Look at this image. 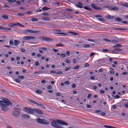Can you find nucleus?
I'll return each instance as SVG.
<instances>
[{
    "label": "nucleus",
    "instance_id": "nucleus-1",
    "mask_svg": "<svg viewBox=\"0 0 128 128\" xmlns=\"http://www.w3.org/2000/svg\"><path fill=\"white\" fill-rule=\"evenodd\" d=\"M2 100L3 101H0V106L2 107V109L4 111H5L6 109V107L8 106L9 105L11 106L12 103L8 99L5 98Z\"/></svg>",
    "mask_w": 128,
    "mask_h": 128
},
{
    "label": "nucleus",
    "instance_id": "nucleus-2",
    "mask_svg": "<svg viewBox=\"0 0 128 128\" xmlns=\"http://www.w3.org/2000/svg\"><path fill=\"white\" fill-rule=\"evenodd\" d=\"M59 124L66 126L68 125L66 122L60 120H56V121L54 120L53 122L51 123V124L52 126L56 128H63Z\"/></svg>",
    "mask_w": 128,
    "mask_h": 128
},
{
    "label": "nucleus",
    "instance_id": "nucleus-3",
    "mask_svg": "<svg viewBox=\"0 0 128 128\" xmlns=\"http://www.w3.org/2000/svg\"><path fill=\"white\" fill-rule=\"evenodd\" d=\"M14 111L12 112V116L16 118L19 117L20 112L18 109L16 108H14Z\"/></svg>",
    "mask_w": 128,
    "mask_h": 128
},
{
    "label": "nucleus",
    "instance_id": "nucleus-4",
    "mask_svg": "<svg viewBox=\"0 0 128 128\" xmlns=\"http://www.w3.org/2000/svg\"><path fill=\"white\" fill-rule=\"evenodd\" d=\"M24 110L26 112L30 114L34 113V109L32 108L29 107H25L23 108Z\"/></svg>",
    "mask_w": 128,
    "mask_h": 128
},
{
    "label": "nucleus",
    "instance_id": "nucleus-5",
    "mask_svg": "<svg viewBox=\"0 0 128 128\" xmlns=\"http://www.w3.org/2000/svg\"><path fill=\"white\" fill-rule=\"evenodd\" d=\"M37 122L39 123L46 124H48L49 123L46 120L40 118H38L37 120Z\"/></svg>",
    "mask_w": 128,
    "mask_h": 128
},
{
    "label": "nucleus",
    "instance_id": "nucleus-6",
    "mask_svg": "<svg viewBox=\"0 0 128 128\" xmlns=\"http://www.w3.org/2000/svg\"><path fill=\"white\" fill-rule=\"evenodd\" d=\"M25 33H36L40 32V31L37 30H24Z\"/></svg>",
    "mask_w": 128,
    "mask_h": 128
},
{
    "label": "nucleus",
    "instance_id": "nucleus-7",
    "mask_svg": "<svg viewBox=\"0 0 128 128\" xmlns=\"http://www.w3.org/2000/svg\"><path fill=\"white\" fill-rule=\"evenodd\" d=\"M29 100L30 101L32 102H33L34 103V104L37 105L38 106H40L41 107H42V108H46V107L43 105L42 104H40L38 103L37 102L34 101L33 100H32L30 99H29V100Z\"/></svg>",
    "mask_w": 128,
    "mask_h": 128
},
{
    "label": "nucleus",
    "instance_id": "nucleus-8",
    "mask_svg": "<svg viewBox=\"0 0 128 128\" xmlns=\"http://www.w3.org/2000/svg\"><path fill=\"white\" fill-rule=\"evenodd\" d=\"M41 39L45 41H50L53 40V39L51 38L44 36L41 37Z\"/></svg>",
    "mask_w": 128,
    "mask_h": 128
},
{
    "label": "nucleus",
    "instance_id": "nucleus-9",
    "mask_svg": "<svg viewBox=\"0 0 128 128\" xmlns=\"http://www.w3.org/2000/svg\"><path fill=\"white\" fill-rule=\"evenodd\" d=\"M74 18L73 16H71L69 14H67L65 15V18L66 19L70 20L71 18Z\"/></svg>",
    "mask_w": 128,
    "mask_h": 128
},
{
    "label": "nucleus",
    "instance_id": "nucleus-10",
    "mask_svg": "<svg viewBox=\"0 0 128 128\" xmlns=\"http://www.w3.org/2000/svg\"><path fill=\"white\" fill-rule=\"evenodd\" d=\"M35 112L36 113L39 114H41L43 113V112L41 110L38 109L34 108V112Z\"/></svg>",
    "mask_w": 128,
    "mask_h": 128
},
{
    "label": "nucleus",
    "instance_id": "nucleus-11",
    "mask_svg": "<svg viewBox=\"0 0 128 128\" xmlns=\"http://www.w3.org/2000/svg\"><path fill=\"white\" fill-rule=\"evenodd\" d=\"M23 38L25 40H26L31 39H35V38L32 36H26L24 37Z\"/></svg>",
    "mask_w": 128,
    "mask_h": 128
},
{
    "label": "nucleus",
    "instance_id": "nucleus-12",
    "mask_svg": "<svg viewBox=\"0 0 128 128\" xmlns=\"http://www.w3.org/2000/svg\"><path fill=\"white\" fill-rule=\"evenodd\" d=\"M91 5L92 7L96 10H99L101 9V8L98 7L96 5L94 4H91Z\"/></svg>",
    "mask_w": 128,
    "mask_h": 128
},
{
    "label": "nucleus",
    "instance_id": "nucleus-13",
    "mask_svg": "<svg viewBox=\"0 0 128 128\" xmlns=\"http://www.w3.org/2000/svg\"><path fill=\"white\" fill-rule=\"evenodd\" d=\"M103 40L106 42H114L117 43L118 42V41L117 40H110L106 38H104L103 39Z\"/></svg>",
    "mask_w": 128,
    "mask_h": 128
},
{
    "label": "nucleus",
    "instance_id": "nucleus-14",
    "mask_svg": "<svg viewBox=\"0 0 128 128\" xmlns=\"http://www.w3.org/2000/svg\"><path fill=\"white\" fill-rule=\"evenodd\" d=\"M78 4H76L75 5L77 7H78L80 8H82L83 7L82 6L83 5L82 4L81 2H78Z\"/></svg>",
    "mask_w": 128,
    "mask_h": 128
},
{
    "label": "nucleus",
    "instance_id": "nucleus-15",
    "mask_svg": "<svg viewBox=\"0 0 128 128\" xmlns=\"http://www.w3.org/2000/svg\"><path fill=\"white\" fill-rule=\"evenodd\" d=\"M22 117L24 118H30L29 116L27 114H22Z\"/></svg>",
    "mask_w": 128,
    "mask_h": 128
},
{
    "label": "nucleus",
    "instance_id": "nucleus-16",
    "mask_svg": "<svg viewBox=\"0 0 128 128\" xmlns=\"http://www.w3.org/2000/svg\"><path fill=\"white\" fill-rule=\"evenodd\" d=\"M115 18V16H112L108 15L105 16V18L107 19H112Z\"/></svg>",
    "mask_w": 128,
    "mask_h": 128
},
{
    "label": "nucleus",
    "instance_id": "nucleus-17",
    "mask_svg": "<svg viewBox=\"0 0 128 128\" xmlns=\"http://www.w3.org/2000/svg\"><path fill=\"white\" fill-rule=\"evenodd\" d=\"M20 43V42L17 40H14V45L17 46H18V44Z\"/></svg>",
    "mask_w": 128,
    "mask_h": 128
},
{
    "label": "nucleus",
    "instance_id": "nucleus-18",
    "mask_svg": "<svg viewBox=\"0 0 128 128\" xmlns=\"http://www.w3.org/2000/svg\"><path fill=\"white\" fill-rule=\"evenodd\" d=\"M119 9V8L116 6H113L110 7V10H118Z\"/></svg>",
    "mask_w": 128,
    "mask_h": 128
},
{
    "label": "nucleus",
    "instance_id": "nucleus-19",
    "mask_svg": "<svg viewBox=\"0 0 128 128\" xmlns=\"http://www.w3.org/2000/svg\"><path fill=\"white\" fill-rule=\"evenodd\" d=\"M68 32L72 34L74 36H77L79 34L77 33L70 31H69Z\"/></svg>",
    "mask_w": 128,
    "mask_h": 128
},
{
    "label": "nucleus",
    "instance_id": "nucleus-20",
    "mask_svg": "<svg viewBox=\"0 0 128 128\" xmlns=\"http://www.w3.org/2000/svg\"><path fill=\"white\" fill-rule=\"evenodd\" d=\"M83 47L84 48L89 47L91 46L90 44H84L82 45Z\"/></svg>",
    "mask_w": 128,
    "mask_h": 128
},
{
    "label": "nucleus",
    "instance_id": "nucleus-21",
    "mask_svg": "<svg viewBox=\"0 0 128 128\" xmlns=\"http://www.w3.org/2000/svg\"><path fill=\"white\" fill-rule=\"evenodd\" d=\"M42 18L46 21L48 20H50V18L48 17H43Z\"/></svg>",
    "mask_w": 128,
    "mask_h": 128
},
{
    "label": "nucleus",
    "instance_id": "nucleus-22",
    "mask_svg": "<svg viewBox=\"0 0 128 128\" xmlns=\"http://www.w3.org/2000/svg\"><path fill=\"white\" fill-rule=\"evenodd\" d=\"M122 46V45L119 44H116V45L113 46V48H119Z\"/></svg>",
    "mask_w": 128,
    "mask_h": 128
},
{
    "label": "nucleus",
    "instance_id": "nucleus-23",
    "mask_svg": "<svg viewBox=\"0 0 128 128\" xmlns=\"http://www.w3.org/2000/svg\"><path fill=\"white\" fill-rule=\"evenodd\" d=\"M115 30H127V29L124 28H116L114 29Z\"/></svg>",
    "mask_w": 128,
    "mask_h": 128
},
{
    "label": "nucleus",
    "instance_id": "nucleus-24",
    "mask_svg": "<svg viewBox=\"0 0 128 128\" xmlns=\"http://www.w3.org/2000/svg\"><path fill=\"white\" fill-rule=\"evenodd\" d=\"M50 9V8H47L46 7H44L42 8V9L43 11L48 10Z\"/></svg>",
    "mask_w": 128,
    "mask_h": 128
},
{
    "label": "nucleus",
    "instance_id": "nucleus-25",
    "mask_svg": "<svg viewBox=\"0 0 128 128\" xmlns=\"http://www.w3.org/2000/svg\"><path fill=\"white\" fill-rule=\"evenodd\" d=\"M110 7L109 5H105L102 7L103 8H108V10H110Z\"/></svg>",
    "mask_w": 128,
    "mask_h": 128
},
{
    "label": "nucleus",
    "instance_id": "nucleus-26",
    "mask_svg": "<svg viewBox=\"0 0 128 128\" xmlns=\"http://www.w3.org/2000/svg\"><path fill=\"white\" fill-rule=\"evenodd\" d=\"M121 6L125 7L128 8V4L126 3H122L121 4Z\"/></svg>",
    "mask_w": 128,
    "mask_h": 128
},
{
    "label": "nucleus",
    "instance_id": "nucleus-27",
    "mask_svg": "<svg viewBox=\"0 0 128 128\" xmlns=\"http://www.w3.org/2000/svg\"><path fill=\"white\" fill-rule=\"evenodd\" d=\"M1 16L3 18L5 19H8V16L6 15H4L2 16Z\"/></svg>",
    "mask_w": 128,
    "mask_h": 128
},
{
    "label": "nucleus",
    "instance_id": "nucleus-28",
    "mask_svg": "<svg viewBox=\"0 0 128 128\" xmlns=\"http://www.w3.org/2000/svg\"><path fill=\"white\" fill-rule=\"evenodd\" d=\"M66 10L70 12H72V13H74V11H73L72 9H70L69 8H67L65 9Z\"/></svg>",
    "mask_w": 128,
    "mask_h": 128
},
{
    "label": "nucleus",
    "instance_id": "nucleus-29",
    "mask_svg": "<svg viewBox=\"0 0 128 128\" xmlns=\"http://www.w3.org/2000/svg\"><path fill=\"white\" fill-rule=\"evenodd\" d=\"M84 8L85 9L90 10H92V8H89L87 6H84Z\"/></svg>",
    "mask_w": 128,
    "mask_h": 128
},
{
    "label": "nucleus",
    "instance_id": "nucleus-30",
    "mask_svg": "<svg viewBox=\"0 0 128 128\" xmlns=\"http://www.w3.org/2000/svg\"><path fill=\"white\" fill-rule=\"evenodd\" d=\"M115 20L117 21L118 22H121L122 21V20L121 18H115Z\"/></svg>",
    "mask_w": 128,
    "mask_h": 128
},
{
    "label": "nucleus",
    "instance_id": "nucleus-31",
    "mask_svg": "<svg viewBox=\"0 0 128 128\" xmlns=\"http://www.w3.org/2000/svg\"><path fill=\"white\" fill-rule=\"evenodd\" d=\"M16 0H7V2L10 3H12L15 2Z\"/></svg>",
    "mask_w": 128,
    "mask_h": 128
},
{
    "label": "nucleus",
    "instance_id": "nucleus-32",
    "mask_svg": "<svg viewBox=\"0 0 128 128\" xmlns=\"http://www.w3.org/2000/svg\"><path fill=\"white\" fill-rule=\"evenodd\" d=\"M87 40L88 41L91 42H96L94 40L91 39H88Z\"/></svg>",
    "mask_w": 128,
    "mask_h": 128
},
{
    "label": "nucleus",
    "instance_id": "nucleus-33",
    "mask_svg": "<svg viewBox=\"0 0 128 128\" xmlns=\"http://www.w3.org/2000/svg\"><path fill=\"white\" fill-rule=\"evenodd\" d=\"M31 20L33 22H36L38 21V19L36 18H31Z\"/></svg>",
    "mask_w": 128,
    "mask_h": 128
},
{
    "label": "nucleus",
    "instance_id": "nucleus-34",
    "mask_svg": "<svg viewBox=\"0 0 128 128\" xmlns=\"http://www.w3.org/2000/svg\"><path fill=\"white\" fill-rule=\"evenodd\" d=\"M98 20L102 22H104L105 21V19L103 18H98Z\"/></svg>",
    "mask_w": 128,
    "mask_h": 128
},
{
    "label": "nucleus",
    "instance_id": "nucleus-35",
    "mask_svg": "<svg viewBox=\"0 0 128 128\" xmlns=\"http://www.w3.org/2000/svg\"><path fill=\"white\" fill-rule=\"evenodd\" d=\"M14 80L17 82H20V80L19 79H14Z\"/></svg>",
    "mask_w": 128,
    "mask_h": 128
},
{
    "label": "nucleus",
    "instance_id": "nucleus-36",
    "mask_svg": "<svg viewBox=\"0 0 128 128\" xmlns=\"http://www.w3.org/2000/svg\"><path fill=\"white\" fill-rule=\"evenodd\" d=\"M114 50L116 51H121L122 50V49L120 48H114Z\"/></svg>",
    "mask_w": 128,
    "mask_h": 128
},
{
    "label": "nucleus",
    "instance_id": "nucleus-37",
    "mask_svg": "<svg viewBox=\"0 0 128 128\" xmlns=\"http://www.w3.org/2000/svg\"><path fill=\"white\" fill-rule=\"evenodd\" d=\"M36 92L37 93H38V94L41 93L42 92V91L41 90H36Z\"/></svg>",
    "mask_w": 128,
    "mask_h": 128
},
{
    "label": "nucleus",
    "instance_id": "nucleus-38",
    "mask_svg": "<svg viewBox=\"0 0 128 128\" xmlns=\"http://www.w3.org/2000/svg\"><path fill=\"white\" fill-rule=\"evenodd\" d=\"M9 44L11 45H13L14 44V43L13 40H10L9 42Z\"/></svg>",
    "mask_w": 128,
    "mask_h": 128
},
{
    "label": "nucleus",
    "instance_id": "nucleus-39",
    "mask_svg": "<svg viewBox=\"0 0 128 128\" xmlns=\"http://www.w3.org/2000/svg\"><path fill=\"white\" fill-rule=\"evenodd\" d=\"M57 34H62L63 35H66L68 34L67 33L62 32H58L57 33Z\"/></svg>",
    "mask_w": 128,
    "mask_h": 128
},
{
    "label": "nucleus",
    "instance_id": "nucleus-40",
    "mask_svg": "<svg viewBox=\"0 0 128 128\" xmlns=\"http://www.w3.org/2000/svg\"><path fill=\"white\" fill-rule=\"evenodd\" d=\"M42 14L43 15L45 16H48L49 15V14L46 13H44Z\"/></svg>",
    "mask_w": 128,
    "mask_h": 128
},
{
    "label": "nucleus",
    "instance_id": "nucleus-41",
    "mask_svg": "<svg viewBox=\"0 0 128 128\" xmlns=\"http://www.w3.org/2000/svg\"><path fill=\"white\" fill-rule=\"evenodd\" d=\"M18 14L20 16H24V14L23 13H18Z\"/></svg>",
    "mask_w": 128,
    "mask_h": 128
},
{
    "label": "nucleus",
    "instance_id": "nucleus-42",
    "mask_svg": "<svg viewBox=\"0 0 128 128\" xmlns=\"http://www.w3.org/2000/svg\"><path fill=\"white\" fill-rule=\"evenodd\" d=\"M71 86L72 88H75L76 87V85L74 83H73Z\"/></svg>",
    "mask_w": 128,
    "mask_h": 128
},
{
    "label": "nucleus",
    "instance_id": "nucleus-43",
    "mask_svg": "<svg viewBox=\"0 0 128 128\" xmlns=\"http://www.w3.org/2000/svg\"><path fill=\"white\" fill-rule=\"evenodd\" d=\"M56 46H64V45L62 44H56Z\"/></svg>",
    "mask_w": 128,
    "mask_h": 128
},
{
    "label": "nucleus",
    "instance_id": "nucleus-44",
    "mask_svg": "<svg viewBox=\"0 0 128 128\" xmlns=\"http://www.w3.org/2000/svg\"><path fill=\"white\" fill-rule=\"evenodd\" d=\"M62 73V72L61 71H58L57 72H56V74H61Z\"/></svg>",
    "mask_w": 128,
    "mask_h": 128
},
{
    "label": "nucleus",
    "instance_id": "nucleus-45",
    "mask_svg": "<svg viewBox=\"0 0 128 128\" xmlns=\"http://www.w3.org/2000/svg\"><path fill=\"white\" fill-rule=\"evenodd\" d=\"M60 56L62 57L63 58H65L66 56V55L64 54H62Z\"/></svg>",
    "mask_w": 128,
    "mask_h": 128
},
{
    "label": "nucleus",
    "instance_id": "nucleus-46",
    "mask_svg": "<svg viewBox=\"0 0 128 128\" xmlns=\"http://www.w3.org/2000/svg\"><path fill=\"white\" fill-rule=\"evenodd\" d=\"M122 22L124 24H128V22L126 21H122Z\"/></svg>",
    "mask_w": 128,
    "mask_h": 128
},
{
    "label": "nucleus",
    "instance_id": "nucleus-47",
    "mask_svg": "<svg viewBox=\"0 0 128 128\" xmlns=\"http://www.w3.org/2000/svg\"><path fill=\"white\" fill-rule=\"evenodd\" d=\"M66 54L68 56H69L70 55V52L69 51H67L66 52Z\"/></svg>",
    "mask_w": 128,
    "mask_h": 128
},
{
    "label": "nucleus",
    "instance_id": "nucleus-48",
    "mask_svg": "<svg viewBox=\"0 0 128 128\" xmlns=\"http://www.w3.org/2000/svg\"><path fill=\"white\" fill-rule=\"evenodd\" d=\"M64 83L66 84H70V82L68 81H66L64 82Z\"/></svg>",
    "mask_w": 128,
    "mask_h": 128
},
{
    "label": "nucleus",
    "instance_id": "nucleus-49",
    "mask_svg": "<svg viewBox=\"0 0 128 128\" xmlns=\"http://www.w3.org/2000/svg\"><path fill=\"white\" fill-rule=\"evenodd\" d=\"M86 107L88 108H91L92 107V106L90 105L87 104Z\"/></svg>",
    "mask_w": 128,
    "mask_h": 128
},
{
    "label": "nucleus",
    "instance_id": "nucleus-50",
    "mask_svg": "<svg viewBox=\"0 0 128 128\" xmlns=\"http://www.w3.org/2000/svg\"><path fill=\"white\" fill-rule=\"evenodd\" d=\"M18 78L20 79H24V77L23 76H18Z\"/></svg>",
    "mask_w": 128,
    "mask_h": 128
},
{
    "label": "nucleus",
    "instance_id": "nucleus-51",
    "mask_svg": "<svg viewBox=\"0 0 128 128\" xmlns=\"http://www.w3.org/2000/svg\"><path fill=\"white\" fill-rule=\"evenodd\" d=\"M102 16L101 15H96L94 16V17H101Z\"/></svg>",
    "mask_w": 128,
    "mask_h": 128
},
{
    "label": "nucleus",
    "instance_id": "nucleus-52",
    "mask_svg": "<svg viewBox=\"0 0 128 128\" xmlns=\"http://www.w3.org/2000/svg\"><path fill=\"white\" fill-rule=\"evenodd\" d=\"M9 25V26L12 27H14V23H10Z\"/></svg>",
    "mask_w": 128,
    "mask_h": 128
},
{
    "label": "nucleus",
    "instance_id": "nucleus-53",
    "mask_svg": "<svg viewBox=\"0 0 128 128\" xmlns=\"http://www.w3.org/2000/svg\"><path fill=\"white\" fill-rule=\"evenodd\" d=\"M50 72L51 73H54L56 74V71L54 70H52Z\"/></svg>",
    "mask_w": 128,
    "mask_h": 128
},
{
    "label": "nucleus",
    "instance_id": "nucleus-54",
    "mask_svg": "<svg viewBox=\"0 0 128 128\" xmlns=\"http://www.w3.org/2000/svg\"><path fill=\"white\" fill-rule=\"evenodd\" d=\"M80 67V66L78 65H77L75 66L74 68V69H77L79 68Z\"/></svg>",
    "mask_w": 128,
    "mask_h": 128
},
{
    "label": "nucleus",
    "instance_id": "nucleus-55",
    "mask_svg": "<svg viewBox=\"0 0 128 128\" xmlns=\"http://www.w3.org/2000/svg\"><path fill=\"white\" fill-rule=\"evenodd\" d=\"M53 50V51L55 52H58V49L54 48Z\"/></svg>",
    "mask_w": 128,
    "mask_h": 128
},
{
    "label": "nucleus",
    "instance_id": "nucleus-56",
    "mask_svg": "<svg viewBox=\"0 0 128 128\" xmlns=\"http://www.w3.org/2000/svg\"><path fill=\"white\" fill-rule=\"evenodd\" d=\"M106 113L105 112H102L100 114V115L104 116L106 115Z\"/></svg>",
    "mask_w": 128,
    "mask_h": 128
},
{
    "label": "nucleus",
    "instance_id": "nucleus-57",
    "mask_svg": "<svg viewBox=\"0 0 128 128\" xmlns=\"http://www.w3.org/2000/svg\"><path fill=\"white\" fill-rule=\"evenodd\" d=\"M39 64V62H36L35 64V65L36 66H38Z\"/></svg>",
    "mask_w": 128,
    "mask_h": 128
},
{
    "label": "nucleus",
    "instance_id": "nucleus-58",
    "mask_svg": "<svg viewBox=\"0 0 128 128\" xmlns=\"http://www.w3.org/2000/svg\"><path fill=\"white\" fill-rule=\"evenodd\" d=\"M102 50L104 52H108L109 51V50L106 49H102Z\"/></svg>",
    "mask_w": 128,
    "mask_h": 128
},
{
    "label": "nucleus",
    "instance_id": "nucleus-59",
    "mask_svg": "<svg viewBox=\"0 0 128 128\" xmlns=\"http://www.w3.org/2000/svg\"><path fill=\"white\" fill-rule=\"evenodd\" d=\"M47 88L48 89H50L52 88V86L50 85H48L47 86Z\"/></svg>",
    "mask_w": 128,
    "mask_h": 128
},
{
    "label": "nucleus",
    "instance_id": "nucleus-60",
    "mask_svg": "<svg viewBox=\"0 0 128 128\" xmlns=\"http://www.w3.org/2000/svg\"><path fill=\"white\" fill-rule=\"evenodd\" d=\"M40 49L44 50H47V48L45 47H43L42 48H40Z\"/></svg>",
    "mask_w": 128,
    "mask_h": 128
},
{
    "label": "nucleus",
    "instance_id": "nucleus-61",
    "mask_svg": "<svg viewBox=\"0 0 128 128\" xmlns=\"http://www.w3.org/2000/svg\"><path fill=\"white\" fill-rule=\"evenodd\" d=\"M20 50V51L22 52H25V50L23 48H21Z\"/></svg>",
    "mask_w": 128,
    "mask_h": 128
},
{
    "label": "nucleus",
    "instance_id": "nucleus-62",
    "mask_svg": "<svg viewBox=\"0 0 128 128\" xmlns=\"http://www.w3.org/2000/svg\"><path fill=\"white\" fill-rule=\"evenodd\" d=\"M94 54L93 52H92L90 54V56L91 57Z\"/></svg>",
    "mask_w": 128,
    "mask_h": 128
},
{
    "label": "nucleus",
    "instance_id": "nucleus-63",
    "mask_svg": "<svg viewBox=\"0 0 128 128\" xmlns=\"http://www.w3.org/2000/svg\"><path fill=\"white\" fill-rule=\"evenodd\" d=\"M66 62L68 64L70 63V60L68 59L66 60Z\"/></svg>",
    "mask_w": 128,
    "mask_h": 128
},
{
    "label": "nucleus",
    "instance_id": "nucleus-64",
    "mask_svg": "<svg viewBox=\"0 0 128 128\" xmlns=\"http://www.w3.org/2000/svg\"><path fill=\"white\" fill-rule=\"evenodd\" d=\"M101 111V110H97L95 111V113H97L100 112Z\"/></svg>",
    "mask_w": 128,
    "mask_h": 128
}]
</instances>
